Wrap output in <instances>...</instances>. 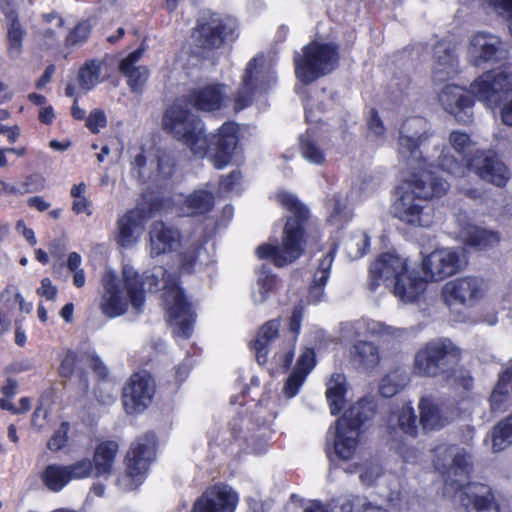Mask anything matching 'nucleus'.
<instances>
[{"label": "nucleus", "mask_w": 512, "mask_h": 512, "mask_svg": "<svg viewBox=\"0 0 512 512\" xmlns=\"http://www.w3.org/2000/svg\"><path fill=\"white\" fill-rule=\"evenodd\" d=\"M315 363L316 361L314 350L311 348H306L300 355L293 372L296 374L303 375V378L306 379L307 375L314 368Z\"/></svg>", "instance_id": "obj_52"}, {"label": "nucleus", "mask_w": 512, "mask_h": 512, "mask_svg": "<svg viewBox=\"0 0 512 512\" xmlns=\"http://www.w3.org/2000/svg\"><path fill=\"white\" fill-rule=\"evenodd\" d=\"M434 73L439 79L456 72L457 60L451 44L447 41L437 43L433 50Z\"/></svg>", "instance_id": "obj_34"}, {"label": "nucleus", "mask_w": 512, "mask_h": 512, "mask_svg": "<svg viewBox=\"0 0 512 512\" xmlns=\"http://www.w3.org/2000/svg\"><path fill=\"white\" fill-rule=\"evenodd\" d=\"M504 53L503 44L495 34L479 31L470 38L467 59L474 66L498 61Z\"/></svg>", "instance_id": "obj_19"}, {"label": "nucleus", "mask_w": 512, "mask_h": 512, "mask_svg": "<svg viewBox=\"0 0 512 512\" xmlns=\"http://www.w3.org/2000/svg\"><path fill=\"white\" fill-rule=\"evenodd\" d=\"M107 125L106 114L101 109H94L90 112L89 116L86 118V126L88 129L96 134L99 133L102 128Z\"/></svg>", "instance_id": "obj_54"}, {"label": "nucleus", "mask_w": 512, "mask_h": 512, "mask_svg": "<svg viewBox=\"0 0 512 512\" xmlns=\"http://www.w3.org/2000/svg\"><path fill=\"white\" fill-rule=\"evenodd\" d=\"M278 280L275 275L266 271H261L258 275L255 288L252 293L254 303L261 304L265 302L276 290Z\"/></svg>", "instance_id": "obj_42"}, {"label": "nucleus", "mask_w": 512, "mask_h": 512, "mask_svg": "<svg viewBox=\"0 0 512 512\" xmlns=\"http://www.w3.org/2000/svg\"><path fill=\"white\" fill-rule=\"evenodd\" d=\"M418 408L420 424L426 431L440 430L454 418V413L448 405L431 397L421 398Z\"/></svg>", "instance_id": "obj_22"}, {"label": "nucleus", "mask_w": 512, "mask_h": 512, "mask_svg": "<svg viewBox=\"0 0 512 512\" xmlns=\"http://www.w3.org/2000/svg\"><path fill=\"white\" fill-rule=\"evenodd\" d=\"M512 395V360L500 374L499 380L491 393L490 405L493 412H503L507 408L509 397Z\"/></svg>", "instance_id": "obj_28"}, {"label": "nucleus", "mask_w": 512, "mask_h": 512, "mask_svg": "<svg viewBox=\"0 0 512 512\" xmlns=\"http://www.w3.org/2000/svg\"><path fill=\"white\" fill-rule=\"evenodd\" d=\"M119 450L116 441L107 440L99 443L93 455V468L97 477L110 474Z\"/></svg>", "instance_id": "obj_30"}, {"label": "nucleus", "mask_w": 512, "mask_h": 512, "mask_svg": "<svg viewBox=\"0 0 512 512\" xmlns=\"http://www.w3.org/2000/svg\"><path fill=\"white\" fill-rule=\"evenodd\" d=\"M397 372L390 373L382 379L379 391L384 397L395 395L405 384V377L396 380Z\"/></svg>", "instance_id": "obj_51"}, {"label": "nucleus", "mask_w": 512, "mask_h": 512, "mask_svg": "<svg viewBox=\"0 0 512 512\" xmlns=\"http://www.w3.org/2000/svg\"><path fill=\"white\" fill-rule=\"evenodd\" d=\"M162 128L183 143L195 156L211 152V161L217 169L229 165L238 143V126L224 123L210 139L204 133L202 121L180 102L169 106L162 117Z\"/></svg>", "instance_id": "obj_2"}, {"label": "nucleus", "mask_w": 512, "mask_h": 512, "mask_svg": "<svg viewBox=\"0 0 512 512\" xmlns=\"http://www.w3.org/2000/svg\"><path fill=\"white\" fill-rule=\"evenodd\" d=\"M327 209L328 221L334 226L341 227L352 218L341 195H333L327 202Z\"/></svg>", "instance_id": "obj_43"}, {"label": "nucleus", "mask_w": 512, "mask_h": 512, "mask_svg": "<svg viewBox=\"0 0 512 512\" xmlns=\"http://www.w3.org/2000/svg\"><path fill=\"white\" fill-rule=\"evenodd\" d=\"M142 56L141 50L130 53L120 63V71L128 79V85L133 92H141L149 77V70L137 63Z\"/></svg>", "instance_id": "obj_27"}, {"label": "nucleus", "mask_w": 512, "mask_h": 512, "mask_svg": "<svg viewBox=\"0 0 512 512\" xmlns=\"http://www.w3.org/2000/svg\"><path fill=\"white\" fill-rule=\"evenodd\" d=\"M416 415L411 403L404 404L392 411L388 418L392 429L398 427L403 433L415 437L417 434Z\"/></svg>", "instance_id": "obj_38"}, {"label": "nucleus", "mask_w": 512, "mask_h": 512, "mask_svg": "<svg viewBox=\"0 0 512 512\" xmlns=\"http://www.w3.org/2000/svg\"><path fill=\"white\" fill-rule=\"evenodd\" d=\"M485 283L476 277H460L446 282L441 290V296L448 306L461 304L473 306L484 298Z\"/></svg>", "instance_id": "obj_14"}, {"label": "nucleus", "mask_w": 512, "mask_h": 512, "mask_svg": "<svg viewBox=\"0 0 512 512\" xmlns=\"http://www.w3.org/2000/svg\"><path fill=\"white\" fill-rule=\"evenodd\" d=\"M334 261V252L329 251L320 260L316 271L313 275V280L309 288L308 300L311 303H317L322 300L324 296V286L326 285L330 270Z\"/></svg>", "instance_id": "obj_29"}, {"label": "nucleus", "mask_w": 512, "mask_h": 512, "mask_svg": "<svg viewBox=\"0 0 512 512\" xmlns=\"http://www.w3.org/2000/svg\"><path fill=\"white\" fill-rule=\"evenodd\" d=\"M368 128L369 130L377 137L383 138L386 133V128L380 119L377 111L372 110L370 112V117L368 119Z\"/></svg>", "instance_id": "obj_60"}, {"label": "nucleus", "mask_w": 512, "mask_h": 512, "mask_svg": "<svg viewBox=\"0 0 512 512\" xmlns=\"http://www.w3.org/2000/svg\"><path fill=\"white\" fill-rule=\"evenodd\" d=\"M381 475V468L378 464H369L365 466L359 475L361 482L366 486H371Z\"/></svg>", "instance_id": "obj_58"}, {"label": "nucleus", "mask_w": 512, "mask_h": 512, "mask_svg": "<svg viewBox=\"0 0 512 512\" xmlns=\"http://www.w3.org/2000/svg\"><path fill=\"white\" fill-rule=\"evenodd\" d=\"M300 151L302 157L311 164L321 165L325 161L324 150L320 147L317 141L310 138L309 133L301 137Z\"/></svg>", "instance_id": "obj_47"}, {"label": "nucleus", "mask_w": 512, "mask_h": 512, "mask_svg": "<svg viewBox=\"0 0 512 512\" xmlns=\"http://www.w3.org/2000/svg\"><path fill=\"white\" fill-rule=\"evenodd\" d=\"M239 495L230 486L214 485L206 489L194 503L192 512H234Z\"/></svg>", "instance_id": "obj_20"}, {"label": "nucleus", "mask_w": 512, "mask_h": 512, "mask_svg": "<svg viewBox=\"0 0 512 512\" xmlns=\"http://www.w3.org/2000/svg\"><path fill=\"white\" fill-rule=\"evenodd\" d=\"M304 381L305 378H303V375L292 372L283 387V393L285 396L288 398L296 396Z\"/></svg>", "instance_id": "obj_57"}, {"label": "nucleus", "mask_w": 512, "mask_h": 512, "mask_svg": "<svg viewBox=\"0 0 512 512\" xmlns=\"http://www.w3.org/2000/svg\"><path fill=\"white\" fill-rule=\"evenodd\" d=\"M65 466L70 481L88 478L92 475L93 472H95L92 461L88 458H83L77 462Z\"/></svg>", "instance_id": "obj_50"}, {"label": "nucleus", "mask_w": 512, "mask_h": 512, "mask_svg": "<svg viewBox=\"0 0 512 512\" xmlns=\"http://www.w3.org/2000/svg\"><path fill=\"white\" fill-rule=\"evenodd\" d=\"M369 246L370 238L363 231H357L353 233L344 242L346 253L351 260L361 258L364 254H366Z\"/></svg>", "instance_id": "obj_46"}, {"label": "nucleus", "mask_w": 512, "mask_h": 512, "mask_svg": "<svg viewBox=\"0 0 512 512\" xmlns=\"http://www.w3.org/2000/svg\"><path fill=\"white\" fill-rule=\"evenodd\" d=\"M156 439L154 434H145L132 443L126 455L125 473L117 480L123 491L139 487L146 478L150 463L155 458Z\"/></svg>", "instance_id": "obj_11"}, {"label": "nucleus", "mask_w": 512, "mask_h": 512, "mask_svg": "<svg viewBox=\"0 0 512 512\" xmlns=\"http://www.w3.org/2000/svg\"><path fill=\"white\" fill-rule=\"evenodd\" d=\"M408 271V259L396 252L382 253L370 266L369 288L376 290L381 284H393Z\"/></svg>", "instance_id": "obj_16"}, {"label": "nucleus", "mask_w": 512, "mask_h": 512, "mask_svg": "<svg viewBox=\"0 0 512 512\" xmlns=\"http://www.w3.org/2000/svg\"><path fill=\"white\" fill-rule=\"evenodd\" d=\"M76 364V354L69 351L63 357L59 366V373L63 377H70L74 371Z\"/></svg>", "instance_id": "obj_61"}, {"label": "nucleus", "mask_w": 512, "mask_h": 512, "mask_svg": "<svg viewBox=\"0 0 512 512\" xmlns=\"http://www.w3.org/2000/svg\"><path fill=\"white\" fill-rule=\"evenodd\" d=\"M347 388V379L340 373L333 374L327 382L326 398L331 414L336 415L343 408Z\"/></svg>", "instance_id": "obj_37"}, {"label": "nucleus", "mask_w": 512, "mask_h": 512, "mask_svg": "<svg viewBox=\"0 0 512 512\" xmlns=\"http://www.w3.org/2000/svg\"><path fill=\"white\" fill-rule=\"evenodd\" d=\"M492 449L502 451L512 444V415L498 423L491 432Z\"/></svg>", "instance_id": "obj_44"}, {"label": "nucleus", "mask_w": 512, "mask_h": 512, "mask_svg": "<svg viewBox=\"0 0 512 512\" xmlns=\"http://www.w3.org/2000/svg\"><path fill=\"white\" fill-rule=\"evenodd\" d=\"M152 291L163 290V303L167 321L176 337L188 339L193 333L195 315L178 286L176 275L168 274L162 267H157L151 275L146 276Z\"/></svg>", "instance_id": "obj_7"}, {"label": "nucleus", "mask_w": 512, "mask_h": 512, "mask_svg": "<svg viewBox=\"0 0 512 512\" xmlns=\"http://www.w3.org/2000/svg\"><path fill=\"white\" fill-rule=\"evenodd\" d=\"M151 211L146 210L143 204L125 212L117 220L115 240L123 248H132L141 238Z\"/></svg>", "instance_id": "obj_17"}, {"label": "nucleus", "mask_w": 512, "mask_h": 512, "mask_svg": "<svg viewBox=\"0 0 512 512\" xmlns=\"http://www.w3.org/2000/svg\"><path fill=\"white\" fill-rule=\"evenodd\" d=\"M459 237L469 247L476 250H487L496 247L501 236L498 231L487 229L471 223L461 226Z\"/></svg>", "instance_id": "obj_24"}, {"label": "nucleus", "mask_w": 512, "mask_h": 512, "mask_svg": "<svg viewBox=\"0 0 512 512\" xmlns=\"http://www.w3.org/2000/svg\"><path fill=\"white\" fill-rule=\"evenodd\" d=\"M131 172L133 176L140 180H147L149 176V168L147 167V160L143 153H139L134 157L131 163Z\"/></svg>", "instance_id": "obj_56"}, {"label": "nucleus", "mask_w": 512, "mask_h": 512, "mask_svg": "<svg viewBox=\"0 0 512 512\" xmlns=\"http://www.w3.org/2000/svg\"><path fill=\"white\" fill-rule=\"evenodd\" d=\"M360 430L355 426L342 425L336 421L334 428V451L342 460H350L359 447Z\"/></svg>", "instance_id": "obj_25"}, {"label": "nucleus", "mask_w": 512, "mask_h": 512, "mask_svg": "<svg viewBox=\"0 0 512 512\" xmlns=\"http://www.w3.org/2000/svg\"><path fill=\"white\" fill-rule=\"evenodd\" d=\"M501 122L512 127V94L503 102L500 109Z\"/></svg>", "instance_id": "obj_64"}, {"label": "nucleus", "mask_w": 512, "mask_h": 512, "mask_svg": "<svg viewBox=\"0 0 512 512\" xmlns=\"http://www.w3.org/2000/svg\"><path fill=\"white\" fill-rule=\"evenodd\" d=\"M460 358L461 351L452 341L433 340L415 353L413 373L424 377L450 374L455 371Z\"/></svg>", "instance_id": "obj_9"}, {"label": "nucleus", "mask_w": 512, "mask_h": 512, "mask_svg": "<svg viewBox=\"0 0 512 512\" xmlns=\"http://www.w3.org/2000/svg\"><path fill=\"white\" fill-rule=\"evenodd\" d=\"M350 330H354L356 337L369 336L384 340L389 338H400L405 334V331L402 329H397L382 322L370 319L357 321L355 323H347L343 326V331L349 332Z\"/></svg>", "instance_id": "obj_26"}, {"label": "nucleus", "mask_w": 512, "mask_h": 512, "mask_svg": "<svg viewBox=\"0 0 512 512\" xmlns=\"http://www.w3.org/2000/svg\"><path fill=\"white\" fill-rule=\"evenodd\" d=\"M7 53L11 59H17L23 50L25 30L22 28L17 16L10 12L7 14Z\"/></svg>", "instance_id": "obj_39"}, {"label": "nucleus", "mask_w": 512, "mask_h": 512, "mask_svg": "<svg viewBox=\"0 0 512 512\" xmlns=\"http://www.w3.org/2000/svg\"><path fill=\"white\" fill-rule=\"evenodd\" d=\"M434 466L443 475L445 494L465 507L467 512H499L490 487L468 483L472 469L470 455L455 445H440L434 450Z\"/></svg>", "instance_id": "obj_3"}, {"label": "nucleus", "mask_w": 512, "mask_h": 512, "mask_svg": "<svg viewBox=\"0 0 512 512\" xmlns=\"http://www.w3.org/2000/svg\"><path fill=\"white\" fill-rule=\"evenodd\" d=\"M228 88L224 84H209L191 90L188 102L196 109L212 112L221 109L228 101Z\"/></svg>", "instance_id": "obj_21"}, {"label": "nucleus", "mask_w": 512, "mask_h": 512, "mask_svg": "<svg viewBox=\"0 0 512 512\" xmlns=\"http://www.w3.org/2000/svg\"><path fill=\"white\" fill-rule=\"evenodd\" d=\"M41 480L53 492L61 491L70 482L66 466L55 463L45 467L41 473Z\"/></svg>", "instance_id": "obj_40"}, {"label": "nucleus", "mask_w": 512, "mask_h": 512, "mask_svg": "<svg viewBox=\"0 0 512 512\" xmlns=\"http://www.w3.org/2000/svg\"><path fill=\"white\" fill-rule=\"evenodd\" d=\"M461 255L452 247H441L424 255L421 271L428 282L442 281L461 270Z\"/></svg>", "instance_id": "obj_13"}, {"label": "nucleus", "mask_w": 512, "mask_h": 512, "mask_svg": "<svg viewBox=\"0 0 512 512\" xmlns=\"http://www.w3.org/2000/svg\"><path fill=\"white\" fill-rule=\"evenodd\" d=\"M432 136L421 117L406 119L397 142L398 161L406 167L395 190L392 213L400 222L412 227H430L434 210L429 200L443 196L449 189L447 180L428 170L437 167L436 159L423 155L422 146Z\"/></svg>", "instance_id": "obj_1"}, {"label": "nucleus", "mask_w": 512, "mask_h": 512, "mask_svg": "<svg viewBox=\"0 0 512 512\" xmlns=\"http://www.w3.org/2000/svg\"><path fill=\"white\" fill-rule=\"evenodd\" d=\"M120 279L113 271L102 275L103 292L99 308L103 315L115 318L128 311L129 306L139 314L145 304V290L138 272L131 266H124Z\"/></svg>", "instance_id": "obj_6"}, {"label": "nucleus", "mask_w": 512, "mask_h": 512, "mask_svg": "<svg viewBox=\"0 0 512 512\" xmlns=\"http://www.w3.org/2000/svg\"><path fill=\"white\" fill-rule=\"evenodd\" d=\"M202 250L203 247L199 244L184 246V251L182 252V266L185 271H190L191 267L196 264Z\"/></svg>", "instance_id": "obj_55"}, {"label": "nucleus", "mask_w": 512, "mask_h": 512, "mask_svg": "<svg viewBox=\"0 0 512 512\" xmlns=\"http://www.w3.org/2000/svg\"><path fill=\"white\" fill-rule=\"evenodd\" d=\"M304 309L303 306L298 305L294 308L292 315L289 321V332H290V341L287 346L282 348L281 351L276 352L274 355V359L276 363H278L283 368H287L290 366L293 360V352L295 342L300 333L301 322L303 319Z\"/></svg>", "instance_id": "obj_31"}, {"label": "nucleus", "mask_w": 512, "mask_h": 512, "mask_svg": "<svg viewBox=\"0 0 512 512\" xmlns=\"http://www.w3.org/2000/svg\"><path fill=\"white\" fill-rule=\"evenodd\" d=\"M101 65L97 61L86 63L79 72V83L82 89L89 91L100 82Z\"/></svg>", "instance_id": "obj_48"}, {"label": "nucleus", "mask_w": 512, "mask_h": 512, "mask_svg": "<svg viewBox=\"0 0 512 512\" xmlns=\"http://www.w3.org/2000/svg\"><path fill=\"white\" fill-rule=\"evenodd\" d=\"M69 424L67 422L61 423L60 427L54 432L52 437L47 443L49 450L56 452L64 448L68 440Z\"/></svg>", "instance_id": "obj_53"}, {"label": "nucleus", "mask_w": 512, "mask_h": 512, "mask_svg": "<svg viewBox=\"0 0 512 512\" xmlns=\"http://www.w3.org/2000/svg\"><path fill=\"white\" fill-rule=\"evenodd\" d=\"M338 60V47L335 44L312 42L294 56L296 77L302 83L309 84L332 72Z\"/></svg>", "instance_id": "obj_10"}, {"label": "nucleus", "mask_w": 512, "mask_h": 512, "mask_svg": "<svg viewBox=\"0 0 512 512\" xmlns=\"http://www.w3.org/2000/svg\"><path fill=\"white\" fill-rule=\"evenodd\" d=\"M155 382L147 372H138L131 376L123 389L122 402L128 414L141 413L152 403Z\"/></svg>", "instance_id": "obj_15"}, {"label": "nucleus", "mask_w": 512, "mask_h": 512, "mask_svg": "<svg viewBox=\"0 0 512 512\" xmlns=\"http://www.w3.org/2000/svg\"><path fill=\"white\" fill-rule=\"evenodd\" d=\"M425 277H414L408 271L393 284L394 295L403 302L415 301L426 289Z\"/></svg>", "instance_id": "obj_33"}, {"label": "nucleus", "mask_w": 512, "mask_h": 512, "mask_svg": "<svg viewBox=\"0 0 512 512\" xmlns=\"http://www.w3.org/2000/svg\"><path fill=\"white\" fill-rule=\"evenodd\" d=\"M512 88V72L502 69L486 71L470 84V90L458 85H446L439 94L443 109L453 115L458 122L472 120L474 101L471 94L487 106L496 105L500 94Z\"/></svg>", "instance_id": "obj_4"}, {"label": "nucleus", "mask_w": 512, "mask_h": 512, "mask_svg": "<svg viewBox=\"0 0 512 512\" xmlns=\"http://www.w3.org/2000/svg\"><path fill=\"white\" fill-rule=\"evenodd\" d=\"M214 206V196L211 191L197 189L189 194L180 206L183 216H196L208 213Z\"/></svg>", "instance_id": "obj_32"}, {"label": "nucleus", "mask_w": 512, "mask_h": 512, "mask_svg": "<svg viewBox=\"0 0 512 512\" xmlns=\"http://www.w3.org/2000/svg\"><path fill=\"white\" fill-rule=\"evenodd\" d=\"M376 405L372 399L364 398L353 404L338 419L342 425L355 426L359 430L361 425L370 420L375 414Z\"/></svg>", "instance_id": "obj_35"}, {"label": "nucleus", "mask_w": 512, "mask_h": 512, "mask_svg": "<svg viewBox=\"0 0 512 512\" xmlns=\"http://www.w3.org/2000/svg\"><path fill=\"white\" fill-rule=\"evenodd\" d=\"M341 512H388L380 506L373 505L365 498L355 496L346 499L340 506Z\"/></svg>", "instance_id": "obj_49"}, {"label": "nucleus", "mask_w": 512, "mask_h": 512, "mask_svg": "<svg viewBox=\"0 0 512 512\" xmlns=\"http://www.w3.org/2000/svg\"><path fill=\"white\" fill-rule=\"evenodd\" d=\"M277 201L293 215L287 219L280 245L264 243L256 248L260 260H270L277 267H284L296 261L304 252V224L309 210L298 198L286 191H279Z\"/></svg>", "instance_id": "obj_5"}, {"label": "nucleus", "mask_w": 512, "mask_h": 512, "mask_svg": "<svg viewBox=\"0 0 512 512\" xmlns=\"http://www.w3.org/2000/svg\"><path fill=\"white\" fill-rule=\"evenodd\" d=\"M236 29V21L228 16L206 12L199 21V41L205 48L219 47Z\"/></svg>", "instance_id": "obj_18"}, {"label": "nucleus", "mask_w": 512, "mask_h": 512, "mask_svg": "<svg viewBox=\"0 0 512 512\" xmlns=\"http://www.w3.org/2000/svg\"><path fill=\"white\" fill-rule=\"evenodd\" d=\"M436 165L440 170L457 178L464 177L467 172L473 171L481 179L498 187L505 186L510 178L508 167L492 150H477L463 163L444 148L441 155L436 158Z\"/></svg>", "instance_id": "obj_8"}, {"label": "nucleus", "mask_w": 512, "mask_h": 512, "mask_svg": "<svg viewBox=\"0 0 512 512\" xmlns=\"http://www.w3.org/2000/svg\"><path fill=\"white\" fill-rule=\"evenodd\" d=\"M448 144L449 147H443L441 150L446 148L451 154L450 149H452L456 154L465 158L467 161V153L473 148L475 143L468 133L461 130H453L449 133ZM440 153H442V151H440ZM440 155L441 154H439L438 157Z\"/></svg>", "instance_id": "obj_45"}, {"label": "nucleus", "mask_w": 512, "mask_h": 512, "mask_svg": "<svg viewBox=\"0 0 512 512\" xmlns=\"http://www.w3.org/2000/svg\"><path fill=\"white\" fill-rule=\"evenodd\" d=\"M157 167H158V173L163 178H168L173 174L174 162L169 155L162 154L158 157Z\"/></svg>", "instance_id": "obj_62"}, {"label": "nucleus", "mask_w": 512, "mask_h": 512, "mask_svg": "<svg viewBox=\"0 0 512 512\" xmlns=\"http://www.w3.org/2000/svg\"><path fill=\"white\" fill-rule=\"evenodd\" d=\"M179 246H182V244L178 230L165 225L161 221H156L151 225L149 231V253L151 257L171 253Z\"/></svg>", "instance_id": "obj_23"}, {"label": "nucleus", "mask_w": 512, "mask_h": 512, "mask_svg": "<svg viewBox=\"0 0 512 512\" xmlns=\"http://www.w3.org/2000/svg\"><path fill=\"white\" fill-rule=\"evenodd\" d=\"M279 327L280 323L278 320H271L260 328L252 346L259 364L263 365L267 362L269 346L277 338Z\"/></svg>", "instance_id": "obj_36"}, {"label": "nucleus", "mask_w": 512, "mask_h": 512, "mask_svg": "<svg viewBox=\"0 0 512 512\" xmlns=\"http://www.w3.org/2000/svg\"><path fill=\"white\" fill-rule=\"evenodd\" d=\"M90 33V25L86 22L78 24L69 36L71 43H79L86 40Z\"/></svg>", "instance_id": "obj_63"}, {"label": "nucleus", "mask_w": 512, "mask_h": 512, "mask_svg": "<svg viewBox=\"0 0 512 512\" xmlns=\"http://www.w3.org/2000/svg\"><path fill=\"white\" fill-rule=\"evenodd\" d=\"M276 82L273 71L264 69L263 55L253 57L246 65L242 82L235 98V109L242 110L252 103L254 96L266 92Z\"/></svg>", "instance_id": "obj_12"}, {"label": "nucleus", "mask_w": 512, "mask_h": 512, "mask_svg": "<svg viewBox=\"0 0 512 512\" xmlns=\"http://www.w3.org/2000/svg\"><path fill=\"white\" fill-rule=\"evenodd\" d=\"M351 353L354 361L365 368L375 367L380 361L378 348L371 342L360 341L356 343Z\"/></svg>", "instance_id": "obj_41"}, {"label": "nucleus", "mask_w": 512, "mask_h": 512, "mask_svg": "<svg viewBox=\"0 0 512 512\" xmlns=\"http://www.w3.org/2000/svg\"><path fill=\"white\" fill-rule=\"evenodd\" d=\"M36 292L39 296L49 301H54L56 300L58 289L52 284V281L46 277L41 280V285Z\"/></svg>", "instance_id": "obj_59"}]
</instances>
